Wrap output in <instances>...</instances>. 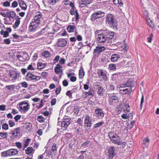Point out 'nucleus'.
Listing matches in <instances>:
<instances>
[{
    "label": "nucleus",
    "instance_id": "f257e3e1",
    "mask_svg": "<svg viewBox=\"0 0 159 159\" xmlns=\"http://www.w3.org/2000/svg\"><path fill=\"white\" fill-rule=\"evenodd\" d=\"M97 41L99 45H103L105 43L108 42L109 40L111 39V37H109L107 36V33L103 30V32L100 33L96 36Z\"/></svg>",
    "mask_w": 159,
    "mask_h": 159
},
{
    "label": "nucleus",
    "instance_id": "f03ea898",
    "mask_svg": "<svg viewBox=\"0 0 159 159\" xmlns=\"http://www.w3.org/2000/svg\"><path fill=\"white\" fill-rule=\"evenodd\" d=\"M106 21L111 27L114 29H117V22L112 14H108L107 16Z\"/></svg>",
    "mask_w": 159,
    "mask_h": 159
},
{
    "label": "nucleus",
    "instance_id": "7ed1b4c3",
    "mask_svg": "<svg viewBox=\"0 0 159 159\" xmlns=\"http://www.w3.org/2000/svg\"><path fill=\"white\" fill-rule=\"evenodd\" d=\"M18 151L16 149H11L2 152L1 153V156L5 157L8 156H14L17 154Z\"/></svg>",
    "mask_w": 159,
    "mask_h": 159
},
{
    "label": "nucleus",
    "instance_id": "20e7f679",
    "mask_svg": "<svg viewBox=\"0 0 159 159\" xmlns=\"http://www.w3.org/2000/svg\"><path fill=\"white\" fill-rule=\"evenodd\" d=\"M19 107L20 110L26 112L29 110L30 104L25 101H23L19 104Z\"/></svg>",
    "mask_w": 159,
    "mask_h": 159
},
{
    "label": "nucleus",
    "instance_id": "39448f33",
    "mask_svg": "<svg viewBox=\"0 0 159 159\" xmlns=\"http://www.w3.org/2000/svg\"><path fill=\"white\" fill-rule=\"evenodd\" d=\"M40 23V22H37L34 19L32 20L30 23V29L31 31H33L35 30Z\"/></svg>",
    "mask_w": 159,
    "mask_h": 159
},
{
    "label": "nucleus",
    "instance_id": "423d86ee",
    "mask_svg": "<svg viewBox=\"0 0 159 159\" xmlns=\"http://www.w3.org/2000/svg\"><path fill=\"white\" fill-rule=\"evenodd\" d=\"M125 86L130 87V88L133 87L134 86V83L132 82L131 80H129L128 82L126 84H120L118 85L117 86V88L118 89L123 88Z\"/></svg>",
    "mask_w": 159,
    "mask_h": 159
},
{
    "label": "nucleus",
    "instance_id": "0eeeda50",
    "mask_svg": "<svg viewBox=\"0 0 159 159\" xmlns=\"http://www.w3.org/2000/svg\"><path fill=\"white\" fill-rule=\"evenodd\" d=\"M92 121L89 116L88 115H86L85 117L84 120V124L87 127H90L91 126L92 124Z\"/></svg>",
    "mask_w": 159,
    "mask_h": 159
},
{
    "label": "nucleus",
    "instance_id": "6e6552de",
    "mask_svg": "<svg viewBox=\"0 0 159 159\" xmlns=\"http://www.w3.org/2000/svg\"><path fill=\"white\" fill-rule=\"evenodd\" d=\"M116 148L114 147H111L108 150V156L109 158L112 159L113 157L116 155L115 152Z\"/></svg>",
    "mask_w": 159,
    "mask_h": 159
},
{
    "label": "nucleus",
    "instance_id": "1a4fd4ad",
    "mask_svg": "<svg viewBox=\"0 0 159 159\" xmlns=\"http://www.w3.org/2000/svg\"><path fill=\"white\" fill-rule=\"evenodd\" d=\"M67 44L66 40L63 39H58L57 45L58 47H65Z\"/></svg>",
    "mask_w": 159,
    "mask_h": 159
},
{
    "label": "nucleus",
    "instance_id": "9d476101",
    "mask_svg": "<svg viewBox=\"0 0 159 159\" xmlns=\"http://www.w3.org/2000/svg\"><path fill=\"white\" fill-rule=\"evenodd\" d=\"M20 128L18 127L12 130L9 133V134H11V138H16L18 136V134L20 133Z\"/></svg>",
    "mask_w": 159,
    "mask_h": 159
},
{
    "label": "nucleus",
    "instance_id": "9b49d317",
    "mask_svg": "<svg viewBox=\"0 0 159 159\" xmlns=\"http://www.w3.org/2000/svg\"><path fill=\"white\" fill-rule=\"evenodd\" d=\"M95 113L97 117L99 119H102L104 116V113L101 109H96Z\"/></svg>",
    "mask_w": 159,
    "mask_h": 159
},
{
    "label": "nucleus",
    "instance_id": "f8f14e48",
    "mask_svg": "<svg viewBox=\"0 0 159 159\" xmlns=\"http://www.w3.org/2000/svg\"><path fill=\"white\" fill-rule=\"evenodd\" d=\"M133 89L132 88H130L126 89H121L120 90V93L122 95H125L126 94H129L132 91Z\"/></svg>",
    "mask_w": 159,
    "mask_h": 159
},
{
    "label": "nucleus",
    "instance_id": "ddd939ff",
    "mask_svg": "<svg viewBox=\"0 0 159 159\" xmlns=\"http://www.w3.org/2000/svg\"><path fill=\"white\" fill-rule=\"evenodd\" d=\"M119 98L116 96L110 97L109 98V103L110 104H112L114 103L118 102Z\"/></svg>",
    "mask_w": 159,
    "mask_h": 159
},
{
    "label": "nucleus",
    "instance_id": "4468645a",
    "mask_svg": "<svg viewBox=\"0 0 159 159\" xmlns=\"http://www.w3.org/2000/svg\"><path fill=\"white\" fill-rule=\"evenodd\" d=\"M105 48L104 46L97 47L94 50V53L97 54L99 53L104 51Z\"/></svg>",
    "mask_w": 159,
    "mask_h": 159
},
{
    "label": "nucleus",
    "instance_id": "2eb2a0df",
    "mask_svg": "<svg viewBox=\"0 0 159 159\" xmlns=\"http://www.w3.org/2000/svg\"><path fill=\"white\" fill-rule=\"evenodd\" d=\"M36 78L35 76L33 75L30 72H29L26 75V79L28 80H34Z\"/></svg>",
    "mask_w": 159,
    "mask_h": 159
},
{
    "label": "nucleus",
    "instance_id": "dca6fc26",
    "mask_svg": "<svg viewBox=\"0 0 159 159\" xmlns=\"http://www.w3.org/2000/svg\"><path fill=\"white\" fill-rule=\"evenodd\" d=\"M42 19V14L40 12H38L36 13V15L34 16V19L40 22L41 19Z\"/></svg>",
    "mask_w": 159,
    "mask_h": 159
},
{
    "label": "nucleus",
    "instance_id": "f3484780",
    "mask_svg": "<svg viewBox=\"0 0 159 159\" xmlns=\"http://www.w3.org/2000/svg\"><path fill=\"white\" fill-rule=\"evenodd\" d=\"M98 74L99 76L101 77L104 80H106L107 79V76L106 74L102 70H99L98 71Z\"/></svg>",
    "mask_w": 159,
    "mask_h": 159
},
{
    "label": "nucleus",
    "instance_id": "a211bd4d",
    "mask_svg": "<svg viewBox=\"0 0 159 159\" xmlns=\"http://www.w3.org/2000/svg\"><path fill=\"white\" fill-rule=\"evenodd\" d=\"M69 124L70 123L68 121H62L61 122V126L63 130H66V129L69 125Z\"/></svg>",
    "mask_w": 159,
    "mask_h": 159
},
{
    "label": "nucleus",
    "instance_id": "6ab92c4d",
    "mask_svg": "<svg viewBox=\"0 0 159 159\" xmlns=\"http://www.w3.org/2000/svg\"><path fill=\"white\" fill-rule=\"evenodd\" d=\"M108 135L112 141V140L119 138V137L116 134L113 132H110L109 133Z\"/></svg>",
    "mask_w": 159,
    "mask_h": 159
},
{
    "label": "nucleus",
    "instance_id": "aec40b11",
    "mask_svg": "<svg viewBox=\"0 0 159 159\" xmlns=\"http://www.w3.org/2000/svg\"><path fill=\"white\" fill-rule=\"evenodd\" d=\"M120 57V56L118 54H113L111 56V61L113 62H116Z\"/></svg>",
    "mask_w": 159,
    "mask_h": 159
},
{
    "label": "nucleus",
    "instance_id": "412c9836",
    "mask_svg": "<svg viewBox=\"0 0 159 159\" xmlns=\"http://www.w3.org/2000/svg\"><path fill=\"white\" fill-rule=\"evenodd\" d=\"M62 66L59 64H58L55 68V71L56 73L59 74L61 71Z\"/></svg>",
    "mask_w": 159,
    "mask_h": 159
},
{
    "label": "nucleus",
    "instance_id": "4be33fe9",
    "mask_svg": "<svg viewBox=\"0 0 159 159\" xmlns=\"http://www.w3.org/2000/svg\"><path fill=\"white\" fill-rule=\"evenodd\" d=\"M20 73L17 71H14V75L11 79L12 81H13L18 79L20 76Z\"/></svg>",
    "mask_w": 159,
    "mask_h": 159
},
{
    "label": "nucleus",
    "instance_id": "5701e85b",
    "mask_svg": "<svg viewBox=\"0 0 159 159\" xmlns=\"http://www.w3.org/2000/svg\"><path fill=\"white\" fill-rule=\"evenodd\" d=\"M83 96H85L84 98H86L88 97L89 96H91L92 97L94 96V94L92 92H91L90 91H89L88 92H87L85 91H84L83 92Z\"/></svg>",
    "mask_w": 159,
    "mask_h": 159
},
{
    "label": "nucleus",
    "instance_id": "b1692460",
    "mask_svg": "<svg viewBox=\"0 0 159 159\" xmlns=\"http://www.w3.org/2000/svg\"><path fill=\"white\" fill-rule=\"evenodd\" d=\"M75 28L76 26L75 25H69L67 27V30L69 32H72L75 30Z\"/></svg>",
    "mask_w": 159,
    "mask_h": 159
},
{
    "label": "nucleus",
    "instance_id": "393cba45",
    "mask_svg": "<svg viewBox=\"0 0 159 159\" xmlns=\"http://www.w3.org/2000/svg\"><path fill=\"white\" fill-rule=\"evenodd\" d=\"M51 151L55 155L57 154V149L56 147V145L55 143H54L53 144Z\"/></svg>",
    "mask_w": 159,
    "mask_h": 159
},
{
    "label": "nucleus",
    "instance_id": "a878e982",
    "mask_svg": "<svg viewBox=\"0 0 159 159\" xmlns=\"http://www.w3.org/2000/svg\"><path fill=\"white\" fill-rule=\"evenodd\" d=\"M25 153L27 155H30L33 151V148L31 147H28L25 150Z\"/></svg>",
    "mask_w": 159,
    "mask_h": 159
},
{
    "label": "nucleus",
    "instance_id": "bb28decb",
    "mask_svg": "<svg viewBox=\"0 0 159 159\" xmlns=\"http://www.w3.org/2000/svg\"><path fill=\"white\" fill-rule=\"evenodd\" d=\"M20 54L21 55V56L23 59L24 61L27 59L28 54L26 52H22L20 53Z\"/></svg>",
    "mask_w": 159,
    "mask_h": 159
},
{
    "label": "nucleus",
    "instance_id": "cd10ccee",
    "mask_svg": "<svg viewBox=\"0 0 159 159\" xmlns=\"http://www.w3.org/2000/svg\"><path fill=\"white\" fill-rule=\"evenodd\" d=\"M25 128L26 129L29 131H31L32 128V124L30 123H27L25 124Z\"/></svg>",
    "mask_w": 159,
    "mask_h": 159
},
{
    "label": "nucleus",
    "instance_id": "c85d7f7f",
    "mask_svg": "<svg viewBox=\"0 0 159 159\" xmlns=\"http://www.w3.org/2000/svg\"><path fill=\"white\" fill-rule=\"evenodd\" d=\"M112 142L113 143L118 145H120L122 144V142L120 141L119 138L112 140Z\"/></svg>",
    "mask_w": 159,
    "mask_h": 159
},
{
    "label": "nucleus",
    "instance_id": "c756f323",
    "mask_svg": "<svg viewBox=\"0 0 159 159\" xmlns=\"http://www.w3.org/2000/svg\"><path fill=\"white\" fill-rule=\"evenodd\" d=\"M96 12L97 16H97L98 19L102 18L104 16V12L101 11H99Z\"/></svg>",
    "mask_w": 159,
    "mask_h": 159
},
{
    "label": "nucleus",
    "instance_id": "7c9ffc66",
    "mask_svg": "<svg viewBox=\"0 0 159 159\" xmlns=\"http://www.w3.org/2000/svg\"><path fill=\"white\" fill-rule=\"evenodd\" d=\"M38 68L39 69H41L44 68L46 65V64H44L41 62H39L37 64Z\"/></svg>",
    "mask_w": 159,
    "mask_h": 159
},
{
    "label": "nucleus",
    "instance_id": "2f4dec72",
    "mask_svg": "<svg viewBox=\"0 0 159 159\" xmlns=\"http://www.w3.org/2000/svg\"><path fill=\"white\" fill-rule=\"evenodd\" d=\"M97 16L96 12H94L91 16V20L92 21H93L98 19Z\"/></svg>",
    "mask_w": 159,
    "mask_h": 159
},
{
    "label": "nucleus",
    "instance_id": "473e14b6",
    "mask_svg": "<svg viewBox=\"0 0 159 159\" xmlns=\"http://www.w3.org/2000/svg\"><path fill=\"white\" fill-rule=\"evenodd\" d=\"M20 18H18L16 20L15 25H13V27L15 29L18 27L20 23Z\"/></svg>",
    "mask_w": 159,
    "mask_h": 159
},
{
    "label": "nucleus",
    "instance_id": "72a5a7b5",
    "mask_svg": "<svg viewBox=\"0 0 159 159\" xmlns=\"http://www.w3.org/2000/svg\"><path fill=\"white\" fill-rule=\"evenodd\" d=\"M147 23L148 25L151 28H154V25L152 23V20L150 19H147L146 20Z\"/></svg>",
    "mask_w": 159,
    "mask_h": 159
},
{
    "label": "nucleus",
    "instance_id": "f704fd0d",
    "mask_svg": "<svg viewBox=\"0 0 159 159\" xmlns=\"http://www.w3.org/2000/svg\"><path fill=\"white\" fill-rule=\"evenodd\" d=\"M104 124V122L103 121L97 123L95 124L93 126L94 128L95 129L98 128L99 127L101 126L102 125Z\"/></svg>",
    "mask_w": 159,
    "mask_h": 159
},
{
    "label": "nucleus",
    "instance_id": "c9c22d12",
    "mask_svg": "<svg viewBox=\"0 0 159 159\" xmlns=\"http://www.w3.org/2000/svg\"><path fill=\"white\" fill-rule=\"evenodd\" d=\"M0 34L3 35V37L5 38L7 37L9 35V33L7 31L4 32L3 30H2L0 32Z\"/></svg>",
    "mask_w": 159,
    "mask_h": 159
},
{
    "label": "nucleus",
    "instance_id": "e433bc0d",
    "mask_svg": "<svg viewBox=\"0 0 159 159\" xmlns=\"http://www.w3.org/2000/svg\"><path fill=\"white\" fill-rule=\"evenodd\" d=\"M104 31H105V33H107V36L108 37V35H109L110 36H111V38H112V37L114 35V33L113 32H109V31L107 30H104Z\"/></svg>",
    "mask_w": 159,
    "mask_h": 159
},
{
    "label": "nucleus",
    "instance_id": "4c0bfd02",
    "mask_svg": "<svg viewBox=\"0 0 159 159\" xmlns=\"http://www.w3.org/2000/svg\"><path fill=\"white\" fill-rule=\"evenodd\" d=\"M42 55L45 57H48L50 56V54L49 52L46 51L43 52Z\"/></svg>",
    "mask_w": 159,
    "mask_h": 159
},
{
    "label": "nucleus",
    "instance_id": "58836bf2",
    "mask_svg": "<svg viewBox=\"0 0 159 159\" xmlns=\"http://www.w3.org/2000/svg\"><path fill=\"white\" fill-rule=\"evenodd\" d=\"M15 86L14 85H10L7 86V88L8 90L12 91L15 89Z\"/></svg>",
    "mask_w": 159,
    "mask_h": 159
},
{
    "label": "nucleus",
    "instance_id": "ea45409f",
    "mask_svg": "<svg viewBox=\"0 0 159 159\" xmlns=\"http://www.w3.org/2000/svg\"><path fill=\"white\" fill-rule=\"evenodd\" d=\"M30 141V139L29 138H27L25 141V143L24 144V148H26L29 144V142ZM25 148L23 149H24Z\"/></svg>",
    "mask_w": 159,
    "mask_h": 159
},
{
    "label": "nucleus",
    "instance_id": "a19ab883",
    "mask_svg": "<svg viewBox=\"0 0 159 159\" xmlns=\"http://www.w3.org/2000/svg\"><path fill=\"white\" fill-rule=\"evenodd\" d=\"M98 93L99 95L102 96L103 95V89L101 87H99L98 88Z\"/></svg>",
    "mask_w": 159,
    "mask_h": 159
},
{
    "label": "nucleus",
    "instance_id": "79ce46f5",
    "mask_svg": "<svg viewBox=\"0 0 159 159\" xmlns=\"http://www.w3.org/2000/svg\"><path fill=\"white\" fill-rule=\"evenodd\" d=\"M108 69L110 70H115L116 69V65L114 64H111L109 65Z\"/></svg>",
    "mask_w": 159,
    "mask_h": 159
},
{
    "label": "nucleus",
    "instance_id": "37998d69",
    "mask_svg": "<svg viewBox=\"0 0 159 159\" xmlns=\"http://www.w3.org/2000/svg\"><path fill=\"white\" fill-rule=\"evenodd\" d=\"M38 119L40 122H43L45 121V118L42 116H39L38 117Z\"/></svg>",
    "mask_w": 159,
    "mask_h": 159
},
{
    "label": "nucleus",
    "instance_id": "c03bdc74",
    "mask_svg": "<svg viewBox=\"0 0 159 159\" xmlns=\"http://www.w3.org/2000/svg\"><path fill=\"white\" fill-rule=\"evenodd\" d=\"M2 128L3 129L7 130L8 129V126L7 124L4 123L2 125Z\"/></svg>",
    "mask_w": 159,
    "mask_h": 159
},
{
    "label": "nucleus",
    "instance_id": "a18cd8bd",
    "mask_svg": "<svg viewBox=\"0 0 159 159\" xmlns=\"http://www.w3.org/2000/svg\"><path fill=\"white\" fill-rule=\"evenodd\" d=\"M10 15H9V17L10 18H13L16 15V13L14 12V11H11L9 12Z\"/></svg>",
    "mask_w": 159,
    "mask_h": 159
},
{
    "label": "nucleus",
    "instance_id": "49530a36",
    "mask_svg": "<svg viewBox=\"0 0 159 159\" xmlns=\"http://www.w3.org/2000/svg\"><path fill=\"white\" fill-rule=\"evenodd\" d=\"M15 145L17 147L20 149H21L22 147V145L20 142H16L15 143Z\"/></svg>",
    "mask_w": 159,
    "mask_h": 159
},
{
    "label": "nucleus",
    "instance_id": "de8ad7c7",
    "mask_svg": "<svg viewBox=\"0 0 159 159\" xmlns=\"http://www.w3.org/2000/svg\"><path fill=\"white\" fill-rule=\"evenodd\" d=\"M21 85L22 87L25 88H27L28 86V84L25 81L22 82L21 83Z\"/></svg>",
    "mask_w": 159,
    "mask_h": 159
},
{
    "label": "nucleus",
    "instance_id": "09e8293b",
    "mask_svg": "<svg viewBox=\"0 0 159 159\" xmlns=\"http://www.w3.org/2000/svg\"><path fill=\"white\" fill-rule=\"evenodd\" d=\"M61 90V87H59L57 88L55 90V93L56 94H58L60 93Z\"/></svg>",
    "mask_w": 159,
    "mask_h": 159
},
{
    "label": "nucleus",
    "instance_id": "8fccbe9b",
    "mask_svg": "<svg viewBox=\"0 0 159 159\" xmlns=\"http://www.w3.org/2000/svg\"><path fill=\"white\" fill-rule=\"evenodd\" d=\"M45 102V100H42L40 102L39 105V107H38V108L39 109L41 108L43 106V104Z\"/></svg>",
    "mask_w": 159,
    "mask_h": 159
},
{
    "label": "nucleus",
    "instance_id": "3c124183",
    "mask_svg": "<svg viewBox=\"0 0 159 159\" xmlns=\"http://www.w3.org/2000/svg\"><path fill=\"white\" fill-rule=\"evenodd\" d=\"M9 125L10 127H12L15 125L14 122L11 120H9L8 122Z\"/></svg>",
    "mask_w": 159,
    "mask_h": 159
},
{
    "label": "nucleus",
    "instance_id": "603ef678",
    "mask_svg": "<svg viewBox=\"0 0 159 159\" xmlns=\"http://www.w3.org/2000/svg\"><path fill=\"white\" fill-rule=\"evenodd\" d=\"M48 75L47 72H43L42 73L41 75L43 78H45L47 77Z\"/></svg>",
    "mask_w": 159,
    "mask_h": 159
},
{
    "label": "nucleus",
    "instance_id": "864d4df0",
    "mask_svg": "<svg viewBox=\"0 0 159 159\" xmlns=\"http://www.w3.org/2000/svg\"><path fill=\"white\" fill-rule=\"evenodd\" d=\"M0 136L4 138H6L7 137V133H0Z\"/></svg>",
    "mask_w": 159,
    "mask_h": 159
},
{
    "label": "nucleus",
    "instance_id": "5fc2aeb1",
    "mask_svg": "<svg viewBox=\"0 0 159 159\" xmlns=\"http://www.w3.org/2000/svg\"><path fill=\"white\" fill-rule=\"evenodd\" d=\"M17 57L19 61L22 62L24 61L23 59L20 54L17 56Z\"/></svg>",
    "mask_w": 159,
    "mask_h": 159
},
{
    "label": "nucleus",
    "instance_id": "6e6d98bb",
    "mask_svg": "<svg viewBox=\"0 0 159 159\" xmlns=\"http://www.w3.org/2000/svg\"><path fill=\"white\" fill-rule=\"evenodd\" d=\"M3 6L5 7H9L10 6V3L8 1H6L3 3Z\"/></svg>",
    "mask_w": 159,
    "mask_h": 159
},
{
    "label": "nucleus",
    "instance_id": "4d7b16f0",
    "mask_svg": "<svg viewBox=\"0 0 159 159\" xmlns=\"http://www.w3.org/2000/svg\"><path fill=\"white\" fill-rule=\"evenodd\" d=\"M18 5V3L16 1L13 2L11 4V6L13 7H16Z\"/></svg>",
    "mask_w": 159,
    "mask_h": 159
},
{
    "label": "nucleus",
    "instance_id": "13d9d810",
    "mask_svg": "<svg viewBox=\"0 0 159 159\" xmlns=\"http://www.w3.org/2000/svg\"><path fill=\"white\" fill-rule=\"evenodd\" d=\"M19 4L20 7L21 6H25V3L24 1L21 0L19 1Z\"/></svg>",
    "mask_w": 159,
    "mask_h": 159
},
{
    "label": "nucleus",
    "instance_id": "bf43d9fd",
    "mask_svg": "<svg viewBox=\"0 0 159 159\" xmlns=\"http://www.w3.org/2000/svg\"><path fill=\"white\" fill-rule=\"evenodd\" d=\"M75 7L71 8L70 10V14L71 15H73L75 14Z\"/></svg>",
    "mask_w": 159,
    "mask_h": 159
},
{
    "label": "nucleus",
    "instance_id": "052dcab7",
    "mask_svg": "<svg viewBox=\"0 0 159 159\" xmlns=\"http://www.w3.org/2000/svg\"><path fill=\"white\" fill-rule=\"evenodd\" d=\"M56 98L52 99L51 102V103L52 105H54L55 104L56 102Z\"/></svg>",
    "mask_w": 159,
    "mask_h": 159
},
{
    "label": "nucleus",
    "instance_id": "680f3d73",
    "mask_svg": "<svg viewBox=\"0 0 159 159\" xmlns=\"http://www.w3.org/2000/svg\"><path fill=\"white\" fill-rule=\"evenodd\" d=\"M84 75V73L81 70H80L79 71V76L80 78H82Z\"/></svg>",
    "mask_w": 159,
    "mask_h": 159
},
{
    "label": "nucleus",
    "instance_id": "e2e57ef3",
    "mask_svg": "<svg viewBox=\"0 0 159 159\" xmlns=\"http://www.w3.org/2000/svg\"><path fill=\"white\" fill-rule=\"evenodd\" d=\"M152 34H151L150 35V36L148 38V43H151V41L152 39Z\"/></svg>",
    "mask_w": 159,
    "mask_h": 159
},
{
    "label": "nucleus",
    "instance_id": "0e129e2a",
    "mask_svg": "<svg viewBox=\"0 0 159 159\" xmlns=\"http://www.w3.org/2000/svg\"><path fill=\"white\" fill-rule=\"evenodd\" d=\"M58 0H49V3L52 5L55 4Z\"/></svg>",
    "mask_w": 159,
    "mask_h": 159
},
{
    "label": "nucleus",
    "instance_id": "69168bd1",
    "mask_svg": "<svg viewBox=\"0 0 159 159\" xmlns=\"http://www.w3.org/2000/svg\"><path fill=\"white\" fill-rule=\"evenodd\" d=\"M20 116L19 115H17L14 117V119L16 120V121H17L20 119Z\"/></svg>",
    "mask_w": 159,
    "mask_h": 159
},
{
    "label": "nucleus",
    "instance_id": "338daca9",
    "mask_svg": "<svg viewBox=\"0 0 159 159\" xmlns=\"http://www.w3.org/2000/svg\"><path fill=\"white\" fill-rule=\"evenodd\" d=\"M65 60L63 58H61L60 60L59 63L61 64H63L65 63Z\"/></svg>",
    "mask_w": 159,
    "mask_h": 159
},
{
    "label": "nucleus",
    "instance_id": "774afa93",
    "mask_svg": "<svg viewBox=\"0 0 159 159\" xmlns=\"http://www.w3.org/2000/svg\"><path fill=\"white\" fill-rule=\"evenodd\" d=\"M70 80L72 82H75L76 80V78L74 76H72L70 78Z\"/></svg>",
    "mask_w": 159,
    "mask_h": 159
}]
</instances>
